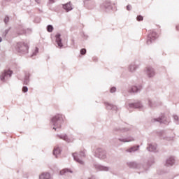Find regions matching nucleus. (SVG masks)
Listing matches in <instances>:
<instances>
[{
    "mask_svg": "<svg viewBox=\"0 0 179 179\" xmlns=\"http://www.w3.org/2000/svg\"><path fill=\"white\" fill-rule=\"evenodd\" d=\"M64 122V116L62 115H56L54 116L50 122V125H52L55 131L57 129H60L62 126V123Z\"/></svg>",
    "mask_w": 179,
    "mask_h": 179,
    "instance_id": "1",
    "label": "nucleus"
},
{
    "mask_svg": "<svg viewBox=\"0 0 179 179\" xmlns=\"http://www.w3.org/2000/svg\"><path fill=\"white\" fill-rule=\"evenodd\" d=\"M72 156L75 162L79 164H81L82 166H84L85 162L82 160V159H83V157H86V153L85 151H80L79 153L74 152L72 154Z\"/></svg>",
    "mask_w": 179,
    "mask_h": 179,
    "instance_id": "2",
    "label": "nucleus"
},
{
    "mask_svg": "<svg viewBox=\"0 0 179 179\" xmlns=\"http://www.w3.org/2000/svg\"><path fill=\"white\" fill-rule=\"evenodd\" d=\"M16 51L20 54H27L29 52V45L24 43H17L15 46Z\"/></svg>",
    "mask_w": 179,
    "mask_h": 179,
    "instance_id": "3",
    "label": "nucleus"
},
{
    "mask_svg": "<svg viewBox=\"0 0 179 179\" xmlns=\"http://www.w3.org/2000/svg\"><path fill=\"white\" fill-rule=\"evenodd\" d=\"M94 156L101 160H104L107 159V152L102 148H96L94 152Z\"/></svg>",
    "mask_w": 179,
    "mask_h": 179,
    "instance_id": "4",
    "label": "nucleus"
},
{
    "mask_svg": "<svg viewBox=\"0 0 179 179\" xmlns=\"http://www.w3.org/2000/svg\"><path fill=\"white\" fill-rule=\"evenodd\" d=\"M127 166L131 169H139L140 170H143L142 171H146L148 170V168L143 166V165L141 164H138L136 162H127Z\"/></svg>",
    "mask_w": 179,
    "mask_h": 179,
    "instance_id": "5",
    "label": "nucleus"
},
{
    "mask_svg": "<svg viewBox=\"0 0 179 179\" xmlns=\"http://www.w3.org/2000/svg\"><path fill=\"white\" fill-rule=\"evenodd\" d=\"M13 72L10 70H5L0 75V79L1 82H6L12 76Z\"/></svg>",
    "mask_w": 179,
    "mask_h": 179,
    "instance_id": "6",
    "label": "nucleus"
},
{
    "mask_svg": "<svg viewBox=\"0 0 179 179\" xmlns=\"http://www.w3.org/2000/svg\"><path fill=\"white\" fill-rule=\"evenodd\" d=\"M157 37H159V36L157 35L156 31H151L148 36L147 44H148V45L152 44V43H153V41H155V40H156Z\"/></svg>",
    "mask_w": 179,
    "mask_h": 179,
    "instance_id": "7",
    "label": "nucleus"
},
{
    "mask_svg": "<svg viewBox=\"0 0 179 179\" xmlns=\"http://www.w3.org/2000/svg\"><path fill=\"white\" fill-rule=\"evenodd\" d=\"M129 131H132V127H115L113 129V132L115 134V132H120L122 134H125V132H129Z\"/></svg>",
    "mask_w": 179,
    "mask_h": 179,
    "instance_id": "8",
    "label": "nucleus"
},
{
    "mask_svg": "<svg viewBox=\"0 0 179 179\" xmlns=\"http://www.w3.org/2000/svg\"><path fill=\"white\" fill-rule=\"evenodd\" d=\"M151 122L152 124H155V122H159V124H169V119H167V117H165L164 116H162L161 117L152 119Z\"/></svg>",
    "mask_w": 179,
    "mask_h": 179,
    "instance_id": "9",
    "label": "nucleus"
},
{
    "mask_svg": "<svg viewBox=\"0 0 179 179\" xmlns=\"http://www.w3.org/2000/svg\"><path fill=\"white\" fill-rule=\"evenodd\" d=\"M94 167L98 171H110V167L103 166V165H101L100 164H97V163L94 164Z\"/></svg>",
    "mask_w": 179,
    "mask_h": 179,
    "instance_id": "10",
    "label": "nucleus"
},
{
    "mask_svg": "<svg viewBox=\"0 0 179 179\" xmlns=\"http://www.w3.org/2000/svg\"><path fill=\"white\" fill-rule=\"evenodd\" d=\"M145 73L148 78H153L155 75H156V72L155 71V69L153 67L149 66L145 68Z\"/></svg>",
    "mask_w": 179,
    "mask_h": 179,
    "instance_id": "11",
    "label": "nucleus"
},
{
    "mask_svg": "<svg viewBox=\"0 0 179 179\" xmlns=\"http://www.w3.org/2000/svg\"><path fill=\"white\" fill-rule=\"evenodd\" d=\"M117 139L120 142H122L123 143L135 141V138H134L133 136H131L126 137V138L120 137V138H118Z\"/></svg>",
    "mask_w": 179,
    "mask_h": 179,
    "instance_id": "12",
    "label": "nucleus"
},
{
    "mask_svg": "<svg viewBox=\"0 0 179 179\" xmlns=\"http://www.w3.org/2000/svg\"><path fill=\"white\" fill-rule=\"evenodd\" d=\"M175 163H176V159H174V157H169L166 160L165 166L166 167H171V166H174Z\"/></svg>",
    "mask_w": 179,
    "mask_h": 179,
    "instance_id": "13",
    "label": "nucleus"
},
{
    "mask_svg": "<svg viewBox=\"0 0 179 179\" xmlns=\"http://www.w3.org/2000/svg\"><path fill=\"white\" fill-rule=\"evenodd\" d=\"M138 68H139V65L136 64V62H133L131 64H129L128 67V71L129 72L134 73L135 72V71H136V69H138Z\"/></svg>",
    "mask_w": 179,
    "mask_h": 179,
    "instance_id": "14",
    "label": "nucleus"
},
{
    "mask_svg": "<svg viewBox=\"0 0 179 179\" xmlns=\"http://www.w3.org/2000/svg\"><path fill=\"white\" fill-rule=\"evenodd\" d=\"M142 107H143V106L142 105V103L141 102H137V103H129V110H131V108H142Z\"/></svg>",
    "mask_w": 179,
    "mask_h": 179,
    "instance_id": "15",
    "label": "nucleus"
},
{
    "mask_svg": "<svg viewBox=\"0 0 179 179\" xmlns=\"http://www.w3.org/2000/svg\"><path fill=\"white\" fill-rule=\"evenodd\" d=\"M147 150L148 152H157V145L155 143H150L148 145Z\"/></svg>",
    "mask_w": 179,
    "mask_h": 179,
    "instance_id": "16",
    "label": "nucleus"
},
{
    "mask_svg": "<svg viewBox=\"0 0 179 179\" xmlns=\"http://www.w3.org/2000/svg\"><path fill=\"white\" fill-rule=\"evenodd\" d=\"M55 38H56V43L58 47L62 48V47H63L64 45L62 44V39H61V34H56Z\"/></svg>",
    "mask_w": 179,
    "mask_h": 179,
    "instance_id": "17",
    "label": "nucleus"
},
{
    "mask_svg": "<svg viewBox=\"0 0 179 179\" xmlns=\"http://www.w3.org/2000/svg\"><path fill=\"white\" fill-rule=\"evenodd\" d=\"M139 145H134L126 150L127 153H135V152H138L139 150Z\"/></svg>",
    "mask_w": 179,
    "mask_h": 179,
    "instance_id": "18",
    "label": "nucleus"
},
{
    "mask_svg": "<svg viewBox=\"0 0 179 179\" xmlns=\"http://www.w3.org/2000/svg\"><path fill=\"white\" fill-rule=\"evenodd\" d=\"M63 8L65 9L66 12H71L73 9V7H72L71 2H69L63 5Z\"/></svg>",
    "mask_w": 179,
    "mask_h": 179,
    "instance_id": "19",
    "label": "nucleus"
},
{
    "mask_svg": "<svg viewBox=\"0 0 179 179\" xmlns=\"http://www.w3.org/2000/svg\"><path fill=\"white\" fill-rule=\"evenodd\" d=\"M51 175L49 173L45 172L39 175V179H50Z\"/></svg>",
    "mask_w": 179,
    "mask_h": 179,
    "instance_id": "20",
    "label": "nucleus"
},
{
    "mask_svg": "<svg viewBox=\"0 0 179 179\" xmlns=\"http://www.w3.org/2000/svg\"><path fill=\"white\" fill-rule=\"evenodd\" d=\"M53 155L55 157H58V155H61V148L59 147H55L53 150Z\"/></svg>",
    "mask_w": 179,
    "mask_h": 179,
    "instance_id": "21",
    "label": "nucleus"
},
{
    "mask_svg": "<svg viewBox=\"0 0 179 179\" xmlns=\"http://www.w3.org/2000/svg\"><path fill=\"white\" fill-rule=\"evenodd\" d=\"M148 106L151 107V108H155V107H157V103L153 100H148Z\"/></svg>",
    "mask_w": 179,
    "mask_h": 179,
    "instance_id": "22",
    "label": "nucleus"
},
{
    "mask_svg": "<svg viewBox=\"0 0 179 179\" xmlns=\"http://www.w3.org/2000/svg\"><path fill=\"white\" fill-rule=\"evenodd\" d=\"M57 136L60 138V139H63V141H65L66 142H71V140L68 138V136H66V134H60V135H57Z\"/></svg>",
    "mask_w": 179,
    "mask_h": 179,
    "instance_id": "23",
    "label": "nucleus"
},
{
    "mask_svg": "<svg viewBox=\"0 0 179 179\" xmlns=\"http://www.w3.org/2000/svg\"><path fill=\"white\" fill-rule=\"evenodd\" d=\"M69 173H72L73 171L69 169H64L60 171L61 176H64V175L66 176L67 174H69Z\"/></svg>",
    "mask_w": 179,
    "mask_h": 179,
    "instance_id": "24",
    "label": "nucleus"
},
{
    "mask_svg": "<svg viewBox=\"0 0 179 179\" xmlns=\"http://www.w3.org/2000/svg\"><path fill=\"white\" fill-rule=\"evenodd\" d=\"M29 82H30V73H26L24 80V83L25 85H28Z\"/></svg>",
    "mask_w": 179,
    "mask_h": 179,
    "instance_id": "25",
    "label": "nucleus"
},
{
    "mask_svg": "<svg viewBox=\"0 0 179 179\" xmlns=\"http://www.w3.org/2000/svg\"><path fill=\"white\" fill-rule=\"evenodd\" d=\"M96 8V1H90L88 3V9H94Z\"/></svg>",
    "mask_w": 179,
    "mask_h": 179,
    "instance_id": "26",
    "label": "nucleus"
},
{
    "mask_svg": "<svg viewBox=\"0 0 179 179\" xmlns=\"http://www.w3.org/2000/svg\"><path fill=\"white\" fill-rule=\"evenodd\" d=\"M143 87L142 85H134L131 87V90H142Z\"/></svg>",
    "mask_w": 179,
    "mask_h": 179,
    "instance_id": "27",
    "label": "nucleus"
},
{
    "mask_svg": "<svg viewBox=\"0 0 179 179\" xmlns=\"http://www.w3.org/2000/svg\"><path fill=\"white\" fill-rule=\"evenodd\" d=\"M173 121L177 124L179 125V117L177 115H173Z\"/></svg>",
    "mask_w": 179,
    "mask_h": 179,
    "instance_id": "28",
    "label": "nucleus"
},
{
    "mask_svg": "<svg viewBox=\"0 0 179 179\" xmlns=\"http://www.w3.org/2000/svg\"><path fill=\"white\" fill-rule=\"evenodd\" d=\"M52 30H54V27H52V25H48L47 27V31L49 33H52Z\"/></svg>",
    "mask_w": 179,
    "mask_h": 179,
    "instance_id": "29",
    "label": "nucleus"
},
{
    "mask_svg": "<svg viewBox=\"0 0 179 179\" xmlns=\"http://www.w3.org/2000/svg\"><path fill=\"white\" fill-rule=\"evenodd\" d=\"M105 106L107 110H111L113 106V105H111V103H105Z\"/></svg>",
    "mask_w": 179,
    "mask_h": 179,
    "instance_id": "30",
    "label": "nucleus"
},
{
    "mask_svg": "<svg viewBox=\"0 0 179 179\" xmlns=\"http://www.w3.org/2000/svg\"><path fill=\"white\" fill-rule=\"evenodd\" d=\"M37 54H38V48H36L34 52L31 55V58H33V57L37 55Z\"/></svg>",
    "mask_w": 179,
    "mask_h": 179,
    "instance_id": "31",
    "label": "nucleus"
},
{
    "mask_svg": "<svg viewBox=\"0 0 179 179\" xmlns=\"http://www.w3.org/2000/svg\"><path fill=\"white\" fill-rule=\"evenodd\" d=\"M10 30V28L6 29L3 34H2V37H6V35L8 34V33H9V31Z\"/></svg>",
    "mask_w": 179,
    "mask_h": 179,
    "instance_id": "32",
    "label": "nucleus"
},
{
    "mask_svg": "<svg viewBox=\"0 0 179 179\" xmlns=\"http://www.w3.org/2000/svg\"><path fill=\"white\" fill-rule=\"evenodd\" d=\"M3 22H4L5 24H8V23H9V17L8 15H6L4 17Z\"/></svg>",
    "mask_w": 179,
    "mask_h": 179,
    "instance_id": "33",
    "label": "nucleus"
},
{
    "mask_svg": "<svg viewBox=\"0 0 179 179\" xmlns=\"http://www.w3.org/2000/svg\"><path fill=\"white\" fill-rule=\"evenodd\" d=\"M27 31H30V29H22V31L19 33L18 34H27Z\"/></svg>",
    "mask_w": 179,
    "mask_h": 179,
    "instance_id": "34",
    "label": "nucleus"
},
{
    "mask_svg": "<svg viewBox=\"0 0 179 179\" xmlns=\"http://www.w3.org/2000/svg\"><path fill=\"white\" fill-rule=\"evenodd\" d=\"M112 111H115V113H117V111H118V108L117 107V106H112V108H111Z\"/></svg>",
    "mask_w": 179,
    "mask_h": 179,
    "instance_id": "35",
    "label": "nucleus"
},
{
    "mask_svg": "<svg viewBox=\"0 0 179 179\" xmlns=\"http://www.w3.org/2000/svg\"><path fill=\"white\" fill-rule=\"evenodd\" d=\"M80 52L81 55H85V54H86V49L85 48L81 49Z\"/></svg>",
    "mask_w": 179,
    "mask_h": 179,
    "instance_id": "36",
    "label": "nucleus"
},
{
    "mask_svg": "<svg viewBox=\"0 0 179 179\" xmlns=\"http://www.w3.org/2000/svg\"><path fill=\"white\" fill-rule=\"evenodd\" d=\"M137 20L138 22H141V20H143V17L142 15H138Z\"/></svg>",
    "mask_w": 179,
    "mask_h": 179,
    "instance_id": "37",
    "label": "nucleus"
},
{
    "mask_svg": "<svg viewBox=\"0 0 179 179\" xmlns=\"http://www.w3.org/2000/svg\"><path fill=\"white\" fill-rule=\"evenodd\" d=\"M101 8H102V9H107V6L106 5V3H103L101 5Z\"/></svg>",
    "mask_w": 179,
    "mask_h": 179,
    "instance_id": "38",
    "label": "nucleus"
},
{
    "mask_svg": "<svg viewBox=\"0 0 179 179\" xmlns=\"http://www.w3.org/2000/svg\"><path fill=\"white\" fill-rule=\"evenodd\" d=\"M166 141H173V139H174L173 137H166L164 138Z\"/></svg>",
    "mask_w": 179,
    "mask_h": 179,
    "instance_id": "39",
    "label": "nucleus"
},
{
    "mask_svg": "<svg viewBox=\"0 0 179 179\" xmlns=\"http://www.w3.org/2000/svg\"><path fill=\"white\" fill-rule=\"evenodd\" d=\"M131 9H132V6H131V5H129V4L127 5V10H131Z\"/></svg>",
    "mask_w": 179,
    "mask_h": 179,
    "instance_id": "40",
    "label": "nucleus"
},
{
    "mask_svg": "<svg viewBox=\"0 0 179 179\" xmlns=\"http://www.w3.org/2000/svg\"><path fill=\"white\" fill-rule=\"evenodd\" d=\"M55 3V0H49V3Z\"/></svg>",
    "mask_w": 179,
    "mask_h": 179,
    "instance_id": "41",
    "label": "nucleus"
},
{
    "mask_svg": "<svg viewBox=\"0 0 179 179\" xmlns=\"http://www.w3.org/2000/svg\"><path fill=\"white\" fill-rule=\"evenodd\" d=\"M22 90H29V88L27 87H26V86H24L22 87Z\"/></svg>",
    "mask_w": 179,
    "mask_h": 179,
    "instance_id": "42",
    "label": "nucleus"
},
{
    "mask_svg": "<svg viewBox=\"0 0 179 179\" xmlns=\"http://www.w3.org/2000/svg\"><path fill=\"white\" fill-rule=\"evenodd\" d=\"M136 92L138 91H129V93H131V94H132V93H136Z\"/></svg>",
    "mask_w": 179,
    "mask_h": 179,
    "instance_id": "43",
    "label": "nucleus"
},
{
    "mask_svg": "<svg viewBox=\"0 0 179 179\" xmlns=\"http://www.w3.org/2000/svg\"><path fill=\"white\" fill-rule=\"evenodd\" d=\"M110 90H117V88L115 87H113L110 88Z\"/></svg>",
    "mask_w": 179,
    "mask_h": 179,
    "instance_id": "44",
    "label": "nucleus"
},
{
    "mask_svg": "<svg viewBox=\"0 0 179 179\" xmlns=\"http://www.w3.org/2000/svg\"><path fill=\"white\" fill-rule=\"evenodd\" d=\"M35 2H36V3H40V0H35Z\"/></svg>",
    "mask_w": 179,
    "mask_h": 179,
    "instance_id": "45",
    "label": "nucleus"
},
{
    "mask_svg": "<svg viewBox=\"0 0 179 179\" xmlns=\"http://www.w3.org/2000/svg\"><path fill=\"white\" fill-rule=\"evenodd\" d=\"M110 93H115V90H110Z\"/></svg>",
    "mask_w": 179,
    "mask_h": 179,
    "instance_id": "46",
    "label": "nucleus"
},
{
    "mask_svg": "<svg viewBox=\"0 0 179 179\" xmlns=\"http://www.w3.org/2000/svg\"><path fill=\"white\" fill-rule=\"evenodd\" d=\"M176 30H179V24L176 26Z\"/></svg>",
    "mask_w": 179,
    "mask_h": 179,
    "instance_id": "47",
    "label": "nucleus"
},
{
    "mask_svg": "<svg viewBox=\"0 0 179 179\" xmlns=\"http://www.w3.org/2000/svg\"><path fill=\"white\" fill-rule=\"evenodd\" d=\"M0 43H2V38L0 36Z\"/></svg>",
    "mask_w": 179,
    "mask_h": 179,
    "instance_id": "48",
    "label": "nucleus"
},
{
    "mask_svg": "<svg viewBox=\"0 0 179 179\" xmlns=\"http://www.w3.org/2000/svg\"><path fill=\"white\" fill-rule=\"evenodd\" d=\"M23 93H27V90H24Z\"/></svg>",
    "mask_w": 179,
    "mask_h": 179,
    "instance_id": "49",
    "label": "nucleus"
},
{
    "mask_svg": "<svg viewBox=\"0 0 179 179\" xmlns=\"http://www.w3.org/2000/svg\"><path fill=\"white\" fill-rule=\"evenodd\" d=\"M89 179H94V177L92 176V178H90Z\"/></svg>",
    "mask_w": 179,
    "mask_h": 179,
    "instance_id": "50",
    "label": "nucleus"
},
{
    "mask_svg": "<svg viewBox=\"0 0 179 179\" xmlns=\"http://www.w3.org/2000/svg\"><path fill=\"white\" fill-rule=\"evenodd\" d=\"M8 1H10V0H8Z\"/></svg>",
    "mask_w": 179,
    "mask_h": 179,
    "instance_id": "51",
    "label": "nucleus"
}]
</instances>
